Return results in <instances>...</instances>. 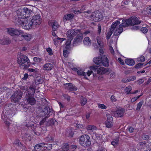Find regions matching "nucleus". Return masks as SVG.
Returning a JSON list of instances; mask_svg holds the SVG:
<instances>
[{"mask_svg":"<svg viewBox=\"0 0 151 151\" xmlns=\"http://www.w3.org/2000/svg\"><path fill=\"white\" fill-rule=\"evenodd\" d=\"M143 104V102L141 101H140L137 105V107L136 108V110L137 111H139L140 110V109L142 106Z\"/></svg>","mask_w":151,"mask_h":151,"instance_id":"nucleus-47","label":"nucleus"},{"mask_svg":"<svg viewBox=\"0 0 151 151\" xmlns=\"http://www.w3.org/2000/svg\"><path fill=\"white\" fill-rule=\"evenodd\" d=\"M123 29L122 26L119 25V28L116 29L114 32V35L115 36H118L123 32Z\"/></svg>","mask_w":151,"mask_h":151,"instance_id":"nucleus-28","label":"nucleus"},{"mask_svg":"<svg viewBox=\"0 0 151 151\" xmlns=\"http://www.w3.org/2000/svg\"><path fill=\"white\" fill-rule=\"evenodd\" d=\"M31 137L29 134L25 133L22 135V139L23 141H25L28 140L29 141L31 140Z\"/></svg>","mask_w":151,"mask_h":151,"instance_id":"nucleus-31","label":"nucleus"},{"mask_svg":"<svg viewBox=\"0 0 151 151\" xmlns=\"http://www.w3.org/2000/svg\"><path fill=\"white\" fill-rule=\"evenodd\" d=\"M142 138L144 140H147L149 139V136L148 135L144 134L142 136Z\"/></svg>","mask_w":151,"mask_h":151,"instance_id":"nucleus-64","label":"nucleus"},{"mask_svg":"<svg viewBox=\"0 0 151 151\" xmlns=\"http://www.w3.org/2000/svg\"><path fill=\"white\" fill-rule=\"evenodd\" d=\"M143 64V63H139L135 65V67L136 68H140L142 67Z\"/></svg>","mask_w":151,"mask_h":151,"instance_id":"nucleus-63","label":"nucleus"},{"mask_svg":"<svg viewBox=\"0 0 151 151\" xmlns=\"http://www.w3.org/2000/svg\"><path fill=\"white\" fill-rule=\"evenodd\" d=\"M88 130H93L96 129V127L94 125H89L87 128Z\"/></svg>","mask_w":151,"mask_h":151,"instance_id":"nucleus-45","label":"nucleus"},{"mask_svg":"<svg viewBox=\"0 0 151 151\" xmlns=\"http://www.w3.org/2000/svg\"><path fill=\"white\" fill-rule=\"evenodd\" d=\"M141 96V95H139L137 97H135L133 98H132L131 100V102H134L136 100L138 99L139 98V97Z\"/></svg>","mask_w":151,"mask_h":151,"instance_id":"nucleus-59","label":"nucleus"},{"mask_svg":"<svg viewBox=\"0 0 151 151\" xmlns=\"http://www.w3.org/2000/svg\"><path fill=\"white\" fill-rule=\"evenodd\" d=\"M145 11L148 14H151V6H149L147 8Z\"/></svg>","mask_w":151,"mask_h":151,"instance_id":"nucleus-56","label":"nucleus"},{"mask_svg":"<svg viewBox=\"0 0 151 151\" xmlns=\"http://www.w3.org/2000/svg\"><path fill=\"white\" fill-rule=\"evenodd\" d=\"M23 95V92L20 90H16L11 97V101L14 103L19 102Z\"/></svg>","mask_w":151,"mask_h":151,"instance_id":"nucleus-5","label":"nucleus"},{"mask_svg":"<svg viewBox=\"0 0 151 151\" xmlns=\"http://www.w3.org/2000/svg\"><path fill=\"white\" fill-rule=\"evenodd\" d=\"M145 58L143 56H141L140 57L138 58V60L140 62H144L145 61Z\"/></svg>","mask_w":151,"mask_h":151,"instance_id":"nucleus-48","label":"nucleus"},{"mask_svg":"<svg viewBox=\"0 0 151 151\" xmlns=\"http://www.w3.org/2000/svg\"><path fill=\"white\" fill-rule=\"evenodd\" d=\"M11 42L10 39L8 37H4L3 39H0V44L7 45Z\"/></svg>","mask_w":151,"mask_h":151,"instance_id":"nucleus-19","label":"nucleus"},{"mask_svg":"<svg viewBox=\"0 0 151 151\" xmlns=\"http://www.w3.org/2000/svg\"><path fill=\"white\" fill-rule=\"evenodd\" d=\"M35 88V86L34 84H32L30 85L29 88L24 92L25 100L26 101V103L27 104L31 105H33L35 104L36 102V100L34 97Z\"/></svg>","mask_w":151,"mask_h":151,"instance_id":"nucleus-1","label":"nucleus"},{"mask_svg":"<svg viewBox=\"0 0 151 151\" xmlns=\"http://www.w3.org/2000/svg\"><path fill=\"white\" fill-rule=\"evenodd\" d=\"M21 35V37L27 41H29L31 39L30 35L26 34V33L23 32L22 31V33Z\"/></svg>","mask_w":151,"mask_h":151,"instance_id":"nucleus-33","label":"nucleus"},{"mask_svg":"<svg viewBox=\"0 0 151 151\" xmlns=\"http://www.w3.org/2000/svg\"><path fill=\"white\" fill-rule=\"evenodd\" d=\"M46 51L50 55H52L53 54L52 52L51 49L50 47L47 48L46 49Z\"/></svg>","mask_w":151,"mask_h":151,"instance_id":"nucleus-51","label":"nucleus"},{"mask_svg":"<svg viewBox=\"0 0 151 151\" xmlns=\"http://www.w3.org/2000/svg\"><path fill=\"white\" fill-rule=\"evenodd\" d=\"M90 18L95 22H98L102 20V15L99 11H96L92 13Z\"/></svg>","mask_w":151,"mask_h":151,"instance_id":"nucleus-9","label":"nucleus"},{"mask_svg":"<svg viewBox=\"0 0 151 151\" xmlns=\"http://www.w3.org/2000/svg\"><path fill=\"white\" fill-rule=\"evenodd\" d=\"M124 112V109H119L116 111H111V114L113 116L116 117H121L122 116Z\"/></svg>","mask_w":151,"mask_h":151,"instance_id":"nucleus-15","label":"nucleus"},{"mask_svg":"<svg viewBox=\"0 0 151 151\" xmlns=\"http://www.w3.org/2000/svg\"><path fill=\"white\" fill-rule=\"evenodd\" d=\"M39 116L43 118L47 119L52 114H54V111L53 110L48 107L45 106L41 111L40 109Z\"/></svg>","mask_w":151,"mask_h":151,"instance_id":"nucleus-3","label":"nucleus"},{"mask_svg":"<svg viewBox=\"0 0 151 151\" xmlns=\"http://www.w3.org/2000/svg\"><path fill=\"white\" fill-rule=\"evenodd\" d=\"M33 60L35 62H40L42 60V59L41 58L34 57L33 58Z\"/></svg>","mask_w":151,"mask_h":151,"instance_id":"nucleus-55","label":"nucleus"},{"mask_svg":"<svg viewBox=\"0 0 151 151\" xmlns=\"http://www.w3.org/2000/svg\"><path fill=\"white\" fill-rule=\"evenodd\" d=\"M98 106L99 108L101 109H106L107 107L104 104H98Z\"/></svg>","mask_w":151,"mask_h":151,"instance_id":"nucleus-49","label":"nucleus"},{"mask_svg":"<svg viewBox=\"0 0 151 151\" xmlns=\"http://www.w3.org/2000/svg\"><path fill=\"white\" fill-rule=\"evenodd\" d=\"M122 22L120 24V26L122 27H126L131 25H132L133 24L132 21L131 19H128L126 20H122Z\"/></svg>","mask_w":151,"mask_h":151,"instance_id":"nucleus-17","label":"nucleus"},{"mask_svg":"<svg viewBox=\"0 0 151 151\" xmlns=\"http://www.w3.org/2000/svg\"><path fill=\"white\" fill-rule=\"evenodd\" d=\"M141 31L142 32L145 34L147 32L148 29L146 27H143L141 29Z\"/></svg>","mask_w":151,"mask_h":151,"instance_id":"nucleus-53","label":"nucleus"},{"mask_svg":"<svg viewBox=\"0 0 151 151\" xmlns=\"http://www.w3.org/2000/svg\"><path fill=\"white\" fill-rule=\"evenodd\" d=\"M125 63L130 66L133 65L135 64L134 60L132 59H127L125 60Z\"/></svg>","mask_w":151,"mask_h":151,"instance_id":"nucleus-32","label":"nucleus"},{"mask_svg":"<svg viewBox=\"0 0 151 151\" xmlns=\"http://www.w3.org/2000/svg\"><path fill=\"white\" fill-rule=\"evenodd\" d=\"M46 150L47 149V150H51L52 147V144H49L46 145V146H45Z\"/></svg>","mask_w":151,"mask_h":151,"instance_id":"nucleus-54","label":"nucleus"},{"mask_svg":"<svg viewBox=\"0 0 151 151\" xmlns=\"http://www.w3.org/2000/svg\"><path fill=\"white\" fill-rule=\"evenodd\" d=\"M85 7L83 6L82 8L80 10H75L74 13L75 14H78L81 13L83 12V11L85 9Z\"/></svg>","mask_w":151,"mask_h":151,"instance_id":"nucleus-44","label":"nucleus"},{"mask_svg":"<svg viewBox=\"0 0 151 151\" xmlns=\"http://www.w3.org/2000/svg\"><path fill=\"white\" fill-rule=\"evenodd\" d=\"M77 74L79 76H86V74L81 70H78L77 71Z\"/></svg>","mask_w":151,"mask_h":151,"instance_id":"nucleus-38","label":"nucleus"},{"mask_svg":"<svg viewBox=\"0 0 151 151\" xmlns=\"http://www.w3.org/2000/svg\"><path fill=\"white\" fill-rule=\"evenodd\" d=\"M63 96L64 97V98L67 100L68 101H69L70 100V97L65 94H64L63 95Z\"/></svg>","mask_w":151,"mask_h":151,"instance_id":"nucleus-61","label":"nucleus"},{"mask_svg":"<svg viewBox=\"0 0 151 151\" xmlns=\"http://www.w3.org/2000/svg\"><path fill=\"white\" fill-rule=\"evenodd\" d=\"M17 63L20 67H24V69H26L30 65V62L28 57L22 54L18 55L17 58Z\"/></svg>","mask_w":151,"mask_h":151,"instance_id":"nucleus-2","label":"nucleus"},{"mask_svg":"<svg viewBox=\"0 0 151 151\" xmlns=\"http://www.w3.org/2000/svg\"><path fill=\"white\" fill-rule=\"evenodd\" d=\"M23 8H20L17 11V15L19 18L26 19V16L24 13Z\"/></svg>","mask_w":151,"mask_h":151,"instance_id":"nucleus-18","label":"nucleus"},{"mask_svg":"<svg viewBox=\"0 0 151 151\" xmlns=\"http://www.w3.org/2000/svg\"><path fill=\"white\" fill-rule=\"evenodd\" d=\"M74 17L73 14H69L65 15L63 17V22H65L67 21L70 20L72 19Z\"/></svg>","mask_w":151,"mask_h":151,"instance_id":"nucleus-26","label":"nucleus"},{"mask_svg":"<svg viewBox=\"0 0 151 151\" xmlns=\"http://www.w3.org/2000/svg\"><path fill=\"white\" fill-rule=\"evenodd\" d=\"M33 25V23L30 20H27V19H25L22 27L25 29H29L32 27Z\"/></svg>","mask_w":151,"mask_h":151,"instance_id":"nucleus-16","label":"nucleus"},{"mask_svg":"<svg viewBox=\"0 0 151 151\" xmlns=\"http://www.w3.org/2000/svg\"><path fill=\"white\" fill-rule=\"evenodd\" d=\"M24 22V19H20L19 18L18 19H17L16 23L17 24L19 25H21L22 27V25H23Z\"/></svg>","mask_w":151,"mask_h":151,"instance_id":"nucleus-37","label":"nucleus"},{"mask_svg":"<svg viewBox=\"0 0 151 151\" xmlns=\"http://www.w3.org/2000/svg\"><path fill=\"white\" fill-rule=\"evenodd\" d=\"M45 145L42 143V145H41V147L39 150V151H45L46 150L45 146H44Z\"/></svg>","mask_w":151,"mask_h":151,"instance_id":"nucleus-52","label":"nucleus"},{"mask_svg":"<svg viewBox=\"0 0 151 151\" xmlns=\"http://www.w3.org/2000/svg\"><path fill=\"white\" fill-rule=\"evenodd\" d=\"M79 143L81 146L84 147L89 146L91 144L90 137L86 134L82 135L80 137Z\"/></svg>","mask_w":151,"mask_h":151,"instance_id":"nucleus-4","label":"nucleus"},{"mask_svg":"<svg viewBox=\"0 0 151 151\" xmlns=\"http://www.w3.org/2000/svg\"><path fill=\"white\" fill-rule=\"evenodd\" d=\"M119 141V139L118 138H116L114 140L112 141L111 142V144L114 146L118 144V142Z\"/></svg>","mask_w":151,"mask_h":151,"instance_id":"nucleus-43","label":"nucleus"},{"mask_svg":"<svg viewBox=\"0 0 151 151\" xmlns=\"http://www.w3.org/2000/svg\"><path fill=\"white\" fill-rule=\"evenodd\" d=\"M128 130L130 133L133 132L134 131V128L132 127H128Z\"/></svg>","mask_w":151,"mask_h":151,"instance_id":"nucleus-62","label":"nucleus"},{"mask_svg":"<svg viewBox=\"0 0 151 151\" xmlns=\"http://www.w3.org/2000/svg\"><path fill=\"white\" fill-rule=\"evenodd\" d=\"M132 25L135 24H138L141 22V21L139 20V17L137 18L136 17H133L132 19Z\"/></svg>","mask_w":151,"mask_h":151,"instance_id":"nucleus-29","label":"nucleus"},{"mask_svg":"<svg viewBox=\"0 0 151 151\" xmlns=\"http://www.w3.org/2000/svg\"><path fill=\"white\" fill-rule=\"evenodd\" d=\"M80 29H71L68 30L67 32V35L70 39H73V37L76 36L78 32H81Z\"/></svg>","mask_w":151,"mask_h":151,"instance_id":"nucleus-11","label":"nucleus"},{"mask_svg":"<svg viewBox=\"0 0 151 151\" xmlns=\"http://www.w3.org/2000/svg\"><path fill=\"white\" fill-rule=\"evenodd\" d=\"M66 88L70 91H75L78 89L76 87L71 83H67Z\"/></svg>","mask_w":151,"mask_h":151,"instance_id":"nucleus-21","label":"nucleus"},{"mask_svg":"<svg viewBox=\"0 0 151 151\" xmlns=\"http://www.w3.org/2000/svg\"><path fill=\"white\" fill-rule=\"evenodd\" d=\"M77 35L75 37L73 40V46H75L78 45V44L81 42L83 40V35L81 30L80 32H78Z\"/></svg>","mask_w":151,"mask_h":151,"instance_id":"nucleus-10","label":"nucleus"},{"mask_svg":"<svg viewBox=\"0 0 151 151\" xmlns=\"http://www.w3.org/2000/svg\"><path fill=\"white\" fill-rule=\"evenodd\" d=\"M107 119L105 122V124L107 127L111 128L113 124V120L111 115L109 114H106Z\"/></svg>","mask_w":151,"mask_h":151,"instance_id":"nucleus-12","label":"nucleus"},{"mask_svg":"<svg viewBox=\"0 0 151 151\" xmlns=\"http://www.w3.org/2000/svg\"><path fill=\"white\" fill-rule=\"evenodd\" d=\"M46 140L49 142H53L54 140V138L50 136H48L46 138Z\"/></svg>","mask_w":151,"mask_h":151,"instance_id":"nucleus-46","label":"nucleus"},{"mask_svg":"<svg viewBox=\"0 0 151 151\" xmlns=\"http://www.w3.org/2000/svg\"><path fill=\"white\" fill-rule=\"evenodd\" d=\"M102 57H96L94 58L93 61V62L96 64L101 65Z\"/></svg>","mask_w":151,"mask_h":151,"instance_id":"nucleus-25","label":"nucleus"},{"mask_svg":"<svg viewBox=\"0 0 151 151\" xmlns=\"http://www.w3.org/2000/svg\"><path fill=\"white\" fill-rule=\"evenodd\" d=\"M83 43L86 46H90L91 44V41L89 37H86L84 39Z\"/></svg>","mask_w":151,"mask_h":151,"instance_id":"nucleus-30","label":"nucleus"},{"mask_svg":"<svg viewBox=\"0 0 151 151\" xmlns=\"http://www.w3.org/2000/svg\"><path fill=\"white\" fill-rule=\"evenodd\" d=\"M110 99L112 102H116L117 101L116 97L114 95H112L111 96Z\"/></svg>","mask_w":151,"mask_h":151,"instance_id":"nucleus-60","label":"nucleus"},{"mask_svg":"<svg viewBox=\"0 0 151 151\" xmlns=\"http://www.w3.org/2000/svg\"><path fill=\"white\" fill-rule=\"evenodd\" d=\"M70 149H72L73 151H76V149H77V146L75 145H73L70 146Z\"/></svg>","mask_w":151,"mask_h":151,"instance_id":"nucleus-50","label":"nucleus"},{"mask_svg":"<svg viewBox=\"0 0 151 151\" xmlns=\"http://www.w3.org/2000/svg\"><path fill=\"white\" fill-rule=\"evenodd\" d=\"M23 9L24 11V14L26 15V18L29 17L33 13L32 11V10L26 7H24Z\"/></svg>","mask_w":151,"mask_h":151,"instance_id":"nucleus-20","label":"nucleus"},{"mask_svg":"<svg viewBox=\"0 0 151 151\" xmlns=\"http://www.w3.org/2000/svg\"><path fill=\"white\" fill-rule=\"evenodd\" d=\"M101 61V65H103L105 67H108L109 65V60L106 56H102Z\"/></svg>","mask_w":151,"mask_h":151,"instance_id":"nucleus-22","label":"nucleus"},{"mask_svg":"<svg viewBox=\"0 0 151 151\" xmlns=\"http://www.w3.org/2000/svg\"><path fill=\"white\" fill-rule=\"evenodd\" d=\"M53 67V65L50 63H47L43 66V69L47 70H51Z\"/></svg>","mask_w":151,"mask_h":151,"instance_id":"nucleus-24","label":"nucleus"},{"mask_svg":"<svg viewBox=\"0 0 151 151\" xmlns=\"http://www.w3.org/2000/svg\"><path fill=\"white\" fill-rule=\"evenodd\" d=\"M43 81L44 80L42 78H37L35 80V83L36 84L42 83Z\"/></svg>","mask_w":151,"mask_h":151,"instance_id":"nucleus-36","label":"nucleus"},{"mask_svg":"<svg viewBox=\"0 0 151 151\" xmlns=\"http://www.w3.org/2000/svg\"><path fill=\"white\" fill-rule=\"evenodd\" d=\"M6 112L8 113V114L9 116L10 117L13 116L15 114V112L13 111L14 109H12L10 110H5Z\"/></svg>","mask_w":151,"mask_h":151,"instance_id":"nucleus-34","label":"nucleus"},{"mask_svg":"<svg viewBox=\"0 0 151 151\" xmlns=\"http://www.w3.org/2000/svg\"><path fill=\"white\" fill-rule=\"evenodd\" d=\"M47 119L43 118L40 122V125H41L44 124L46 126H52L58 124V122L55 119H50L47 120Z\"/></svg>","mask_w":151,"mask_h":151,"instance_id":"nucleus-6","label":"nucleus"},{"mask_svg":"<svg viewBox=\"0 0 151 151\" xmlns=\"http://www.w3.org/2000/svg\"><path fill=\"white\" fill-rule=\"evenodd\" d=\"M87 99L83 97H82L81 98V106H83L85 105L87 103Z\"/></svg>","mask_w":151,"mask_h":151,"instance_id":"nucleus-40","label":"nucleus"},{"mask_svg":"<svg viewBox=\"0 0 151 151\" xmlns=\"http://www.w3.org/2000/svg\"><path fill=\"white\" fill-rule=\"evenodd\" d=\"M132 90V88L130 86H128L125 88L124 89L125 92L127 93V94H131V91Z\"/></svg>","mask_w":151,"mask_h":151,"instance_id":"nucleus-39","label":"nucleus"},{"mask_svg":"<svg viewBox=\"0 0 151 151\" xmlns=\"http://www.w3.org/2000/svg\"><path fill=\"white\" fill-rule=\"evenodd\" d=\"M9 117H10L8 114V113L6 112L5 110H4L1 114V118L5 124L8 126L10 124V123L8 121Z\"/></svg>","mask_w":151,"mask_h":151,"instance_id":"nucleus-14","label":"nucleus"},{"mask_svg":"<svg viewBox=\"0 0 151 151\" xmlns=\"http://www.w3.org/2000/svg\"><path fill=\"white\" fill-rule=\"evenodd\" d=\"M98 67L94 66L92 67L91 69L97 71V73L99 74H102L106 73L108 74L110 73L109 70L108 68H105L104 67H100L99 68H97Z\"/></svg>","mask_w":151,"mask_h":151,"instance_id":"nucleus-7","label":"nucleus"},{"mask_svg":"<svg viewBox=\"0 0 151 151\" xmlns=\"http://www.w3.org/2000/svg\"><path fill=\"white\" fill-rule=\"evenodd\" d=\"M120 22L119 20H117L115 22H114L111 25V28L110 29H112L114 31L115 28L117 29L119 28L118 25L120 24Z\"/></svg>","mask_w":151,"mask_h":151,"instance_id":"nucleus-27","label":"nucleus"},{"mask_svg":"<svg viewBox=\"0 0 151 151\" xmlns=\"http://www.w3.org/2000/svg\"><path fill=\"white\" fill-rule=\"evenodd\" d=\"M113 32L114 31L113 30L110 29L109 31L106 35V38L108 40L109 39Z\"/></svg>","mask_w":151,"mask_h":151,"instance_id":"nucleus-42","label":"nucleus"},{"mask_svg":"<svg viewBox=\"0 0 151 151\" xmlns=\"http://www.w3.org/2000/svg\"><path fill=\"white\" fill-rule=\"evenodd\" d=\"M14 144L17 146H21V143L19 140H17L14 142Z\"/></svg>","mask_w":151,"mask_h":151,"instance_id":"nucleus-57","label":"nucleus"},{"mask_svg":"<svg viewBox=\"0 0 151 151\" xmlns=\"http://www.w3.org/2000/svg\"><path fill=\"white\" fill-rule=\"evenodd\" d=\"M49 24L50 25H52V29L53 31H55L58 30L59 25L57 22L55 21L50 22Z\"/></svg>","mask_w":151,"mask_h":151,"instance_id":"nucleus-23","label":"nucleus"},{"mask_svg":"<svg viewBox=\"0 0 151 151\" xmlns=\"http://www.w3.org/2000/svg\"><path fill=\"white\" fill-rule=\"evenodd\" d=\"M7 33L13 36H18L22 33V31L16 29L9 28L7 29Z\"/></svg>","mask_w":151,"mask_h":151,"instance_id":"nucleus-8","label":"nucleus"},{"mask_svg":"<svg viewBox=\"0 0 151 151\" xmlns=\"http://www.w3.org/2000/svg\"><path fill=\"white\" fill-rule=\"evenodd\" d=\"M69 145L67 143L64 144L62 147L61 151H68L69 149Z\"/></svg>","mask_w":151,"mask_h":151,"instance_id":"nucleus-35","label":"nucleus"},{"mask_svg":"<svg viewBox=\"0 0 151 151\" xmlns=\"http://www.w3.org/2000/svg\"><path fill=\"white\" fill-rule=\"evenodd\" d=\"M74 125L78 128H83V126L82 124H80L78 122H75L74 124Z\"/></svg>","mask_w":151,"mask_h":151,"instance_id":"nucleus-41","label":"nucleus"},{"mask_svg":"<svg viewBox=\"0 0 151 151\" xmlns=\"http://www.w3.org/2000/svg\"><path fill=\"white\" fill-rule=\"evenodd\" d=\"M136 78V77L135 76H133L129 77L127 80H128V82H129V81H132L135 80Z\"/></svg>","mask_w":151,"mask_h":151,"instance_id":"nucleus-58","label":"nucleus"},{"mask_svg":"<svg viewBox=\"0 0 151 151\" xmlns=\"http://www.w3.org/2000/svg\"><path fill=\"white\" fill-rule=\"evenodd\" d=\"M31 21L33 25H39L42 22V19L39 15H37L33 16Z\"/></svg>","mask_w":151,"mask_h":151,"instance_id":"nucleus-13","label":"nucleus"}]
</instances>
